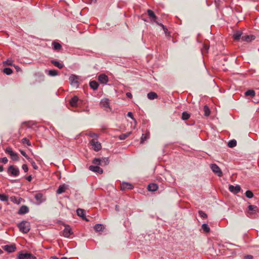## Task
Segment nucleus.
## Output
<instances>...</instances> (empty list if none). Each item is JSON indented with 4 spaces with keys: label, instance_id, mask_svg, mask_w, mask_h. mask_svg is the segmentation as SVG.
<instances>
[{
    "label": "nucleus",
    "instance_id": "24",
    "mask_svg": "<svg viewBox=\"0 0 259 259\" xmlns=\"http://www.w3.org/2000/svg\"><path fill=\"white\" fill-rule=\"evenodd\" d=\"M51 62L52 64H53L54 66L58 67L59 69H62L64 67V64L62 62H60L56 60H51Z\"/></svg>",
    "mask_w": 259,
    "mask_h": 259
},
{
    "label": "nucleus",
    "instance_id": "54",
    "mask_svg": "<svg viewBox=\"0 0 259 259\" xmlns=\"http://www.w3.org/2000/svg\"><path fill=\"white\" fill-rule=\"evenodd\" d=\"M33 168L34 169H38V166L36 165V163L35 162H32V163L31 164Z\"/></svg>",
    "mask_w": 259,
    "mask_h": 259
},
{
    "label": "nucleus",
    "instance_id": "45",
    "mask_svg": "<svg viewBox=\"0 0 259 259\" xmlns=\"http://www.w3.org/2000/svg\"><path fill=\"white\" fill-rule=\"evenodd\" d=\"M198 213L199 216L203 219H206L207 217V214L202 210H199Z\"/></svg>",
    "mask_w": 259,
    "mask_h": 259
},
{
    "label": "nucleus",
    "instance_id": "31",
    "mask_svg": "<svg viewBox=\"0 0 259 259\" xmlns=\"http://www.w3.org/2000/svg\"><path fill=\"white\" fill-rule=\"evenodd\" d=\"M104 229V227L103 225L100 224H98L95 225L94 229L97 232H100L103 230Z\"/></svg>",
    "mask_w": 259,
    "mask_h": 259
},
{
    "label": "nucleus",
    "instance_id": "5",
    "mask_svg": "<svg viewBox=\"0 0 259 259\" xmlns=\"http://www.w3.org/2000/svg\"><path fill=\"white\" fill-rule=\"evenodd\" d=\"M18 258L19 259H36L35 256L29 253L20 252L18 254Z\"/></svg>",
    "mask_w": 259,
    "mask_h": 259
},
{
    "label": "nucleus",
    "instance_id": "47",
    "mask_svg": "<svg viewBox=\"0 0 259 259\" xmlns=\"http://www.w3.org/2000/svg\"><path fill=\"white\" fill-rule=\"evenodd\" d=\"M8 161V160L6 157L0 158V162L3 163H7Z\"/></svg>",
    "mask_w": 259,
    "mask_h": 259
},
{
    "label": "nucleus",
    "instance_id": "43",
    "mask_svg": "<svg viewBox=\"0 0 259 259\" xmlns=\"http://www.w3.org/2000/svg\"><path fill=\"white\" fill-rule=\"evenodd\" d=\"M245 196L248 198H251L253 196V194L252 191L247 190L245 192Z\"/></svg>",
    "mask_w": 259,
    "mask_h": 259
},
{
    "label": "nucleus",
    "instance_id": "23",
    "mask_svg": "<svg viewBox=\"0 0 259 259\" xmlns=\"http://www.w3.org/2000/svg\"><path fill=\"white\" fill-rule=\"evenodd\" d=\"M158 188V186L155 183H151L148 186V190L149 191L154 192L156 191Z\"/></svg>",
    "mask_w": 259,
    "mask_h": 259
},
{
    "label": "nucleus",
    "instance_id": "33",
    "mask_svg": "<svg viewBox=\"0 0 259 259\" xmlns=\"http://www.w3.org/2000/svg\"><path fill=\"white\" fill-rule=\"evenodd\" d=\"M204 114L206 116H208L210 115V109L207 105H205L203 108Z\"/></svg>",
    "mask_w": 259,
    "mask_h": 259
},
{
    "label": "nucleus",
    "instance_id": "44",
    "mask_svg": "<svg viewBox=\"0 0 259 259\" xmlns=\"http://www.w3.org/2000/svg\"><path fill=\"white\" fill-rule=\"evenodd\" d=\"M101 159L97 158H94L93 160V163L97 166L101 165Z\"/></svg>",
    "mask_w": 259,
    "mask_h": 259
},
{
    "label": "nucleus",
    "instance_id": "42",
    "mask_svg": "<svg viewBox=\"0 0 259 259\" xmlns=\"http://www.w3.org/2000/svg\"><path fill=\"white\" fill-rule=\"evenodd\" d=\"M13 61L11 59H8L6 61H5L3 62V64L4 65H8V66H13Z\"/></svg>",
    "mask_w": 259,
    "mask_h": 259
},
{
    "label": "nucleus",
    "instance_id": "17",
    "mask_svg": "<svg viewBox=\"0 0 259 259\" xmlns=\"http://www.w3.org/2000/svg\"><path fill=\"white\" fill-rule=\"evenodd\" d=\"M52 46L53 49L56 52H59L62 48L61 45L56 41L52 42Z\"/></svg>",
    "mask_w": 259,
    "mask_h": 259
},
{
    "label": "nucleus",
    "instance_id": "2",
    "mask_svg": "<svg viewBox=\"0 0 259 259\" xmlns=\"http://www.w3.org/2000/svg\"><path fill=\"white\" fill-rule=\"evenodd\" d=\"M90 144L92 146V148L95 151H99L102 148L101 144L98 141V140L92 139L90 141Z\"/></svg>",
    "mask_w": 259,
    "mask_h": 259
},
{
    "label": "nucleus",
    "instance_id": "57",
    "mask_svg": "<svg viewBox=\"0 0 259 259\" xmlns=\"http://www.w3.org/2000/svg\"><path fill=\"white\" fill-rule=\"evenodd\" d=\"M126 96L127 97L129 98H132V94L130 93V92H127L126 93Z\"/></svg>",
    "mask_w": 259,
    "mask_h": 259
},
{
    "label": "nucleus",
    "instance_id": "29",
    "mask_svg": "<svg viewBox=\"0 0 259 259\" xmlns=\"http://www.w3.org/2000/svg\"><path fill=\"white\" fill-rule=\"evenodd\" d=\"M147 97L150 100H154L158 97L157 94L155 92H150L147 94Z\"/></svg>",
    "mask_w": 259,
    "mask_h": 259
},
{
    "label": "nucleus",
    "instance_id": "32",
    "mask_svg": "<svg viewBox=\"0 0 259 259\" xmlns=\"http://www.w3.org/2000/svg\"><path fill=\"white\" fill-rule=\"evenodd\" d=\"M101 165L105 166L109 164V159L108 158H103L101 159Z\"/></svg>",
    "mask_w": 259,
    "mask_h": 259
},
{
    "label": "nucleus",
    "instance_id": "4",
    "mask_svg": "<svg viewBox=\"0 0 259 259\" xmlns=\"http://www.w3.org/2000/svg\"><path fill=\"white\" fill-rule=\"evenodd\" d=\"M8 171L13 176L16 177L19 175V169L16 166L10 165L8 169Z\"/></svg>",
    "mask_w": 259,
    "mask_h": 259
},
{
    "label": "nucleus",
    "instance_id": "25",
    "mask_svg": "<svg viewBox=\"0 0 259 259\" xmlns=\"http://www.w3.org/2000/svg\"><path fill=\"white\" fill-rule=\"evenodd\" d=\"M78 101V97L77 96H74L71 99L69 103L72 107H76L77 106Z\"/></svg>",
    "mask_w": 259,
    "mask_h": 259
},
{
    "label": "nucleus",
    "instance_id": "59",
    "mask_svg": "<svg viewBox=\"0 0 259 259\" xmlns=\"http://www.w3.org/2000/svg\"><path fill=\"white\" fill-rule=\"evenodd\" d=\"M26 179L29 181L30 182L32 180V177L31 176H29L27 177L26 178Z\"/></svg>",
    "mask_w": 259,
    "mask_h": 259
},
{
    "label": "nucleus",
    "instance_id": "56",
    "mask_svg": "<svg viewBox=\"0 0 259 259\" xmlns=\"http://www.w3.org/2000/svg\"><path fill=\"white\" fill-rule=\"evenodd\" d=\"M156 24H157V25H158L159 26H161V28H162L163 29L164 28H165V26L164 25H163L162 23H160L158 22V21H157V22H156Z\"/></svg>",
    "mask_w": 259,
    "mask_h": 259
},
{
    "label": "nucleus",
    "instance_id": "49",
    "mask_svg": "<svg viewBox=\"0 0 259 259\" xmlns=\"http://www.w3.org/2000/svg\"><path fill=\"white\" fill-rule=\"evenodd\" d=\"M22 168L25 172H27L28 170V167L27 165L25 164L22 165Z\"/></svg>",
    "mask_w": 259,
    "mask_h": 259
},
{
    "label": "nucleus",
    "instance_id": "28",
    "mask_svg": "<svg viewBox=\"0 0 259 259\" xmlns=\"http://www.w3.org/2000/svg\"><path fill=\"white\" fill-rule=\"evenodd\" d=\"M90 86L93 90H97L99 87V83L95 80L90 81Z\"/></svg>",
    "mask_w": 259,
    "mask_h": 259
},
{
    "label": "nucleus",
    "instance_id": "1",
    "mask_svg": "<svg viewBox=\"0 0 259 259\" xmlns=\"http://www.w3.org/2000/svg\"><path fill=\"white\" fill-rule=\"evenodd\" d=\"M20 231L23 233H28L30 230V225L29 222L23 221L18 225Z\"/></svg>",
    "mask_w": 259,
    "mask_h": 259
},
{
    "label": "nucleus",
    "instance_id": "15",
    "mask_svg": "<svg viewBox=\"0 0 259 259\" xmlns=\"http://www.w3.org/2000/svg\"><path fill=\"white\" fill-rule=\"evenodd\" d=\"M89 169L93 172L102 174L103 172V169L97 165H91L89 166Z\"/></svg>",
    "mask_w": 259,
    "mask_h": 259
},
{
    "label": "nucleus",
    "instance_id": "19",
    "mask_svg": "<svg viewBox=\"0 0 259 259\" xmlns=\"http://www.w3.org/2000/svg\"><path fill=\"white\" fill-rule=\"evenodd\" d=\"M76 213L77 215L81 217L83 220L88 221L85 217L84 210L83 209L78 208L76 210Z\"/></svg>",
    "mask_w": 259,
    "mask_h": 259
},
{
    "label": "nucleus",
    "instance_id": "20",
    "mask_svg": "<svg viewBox=\"0 0 259 259\" xmlns=\"http://www.w3.org/2000/svg\"><path fill=\"white\" fill-rule=\"evenodd\" d=\"M242 32L241 31H237L233 34V37L234 40L238 41L240 39L241 40V37L242 36Z\"/></svg>",
    "mask_w": 259,
    "mask_h": 259
},
{
    "label": "nucleus",
    "instance_id": "36",
    "mask_svg": "<svg viewBox=\"0 0 259 259\" xmlns=\"http://www.w3.org/2000/svg\"><path fill=\"white\" fill-rule=\"evenodd\" d=\"M87 135L92 138V139L98 140V135L94 133L90 132L87 133Z\"/></svg>",
    "mask_w": 259,
    "mask_h": 259
},
{
    "label": "nucleus",
    "instance_id": "27",
    "mask_svg": "<svg viewBox=\"0 0 259 259\" xmlns=\"http://www.w3.org/2000/svg\"><path fill=\"white\" fill-rule=\"evenodd\" d=\"M150 138V133L149 132H146L145 134H143L141 138V144H143L146 140Z\"/></svg>",
    "mask_w": 259,
    "mask_h": 259
},
{
    "label": "nucleus",
    "instance_id": "50",
    "mask_svg": "<svg viewBox=\"0 0 259 259\" xmlns=\"http://www.w3.org/2000/svg\"><path fill=\"white\" fill-rule=\"evenodd\" d=\"M13 66L15 67V68L16 69V71L17 72H22V71L21 68L19 66H18L17 65H14Z\"/></svg>",
    "mask_w": 259,
    "mask_h": 259
},
{
    "label": "nucleus",
    "instance_id": "38",
    "mask_svg": "<svg viewBox=\"0 0 259 259\" xmlns=\"http://www.w3.org/2000/svg\"><path fill=\"white\" fill-rule=\"evenodd\" d=\"M190 117V114L187 113V112H183L182 113V119L184 120H186L188 119Z\"/></svg>",
    "mask_w": 259,
    "mask_h": 259
},
{
    "label": "nucleus",
    "instance_id": "16",
    "mask_svg": "<svg viewBox=\"0 0 259 259\" xmlns=\"http://www.w3.org/2000/svg\"><path fill=\"white\" fill-rule=\"evenodd\" d=\"M248 212H247V215L248 217H250L251 214L256 212L258 210V207L253 205H249L248 207Z\"/></svg>",
    "mask_w": 259,
    "mask_h": 259
},
{
    "label": "nucleus",
    "instance_id": "14",
    "mask_svg": "<svg viewBox=\"0 0 259 259\" xmlns=\"http://www.w3.org/2000/svg\"><path fill=\"white\" fill-rule=\"evenodd\" d=\"M254 39L255 36L253 35H245L241 37V41L249 42Z\"/></svg>",
    "mask_w": 259,
    "mask_h": 259
},
{
    "label": "nucleus",
    "instance_id": "26",
    "mask_svg": "<svg viewBox=\"0 0 259 259\" xmlns=\"http://www.w3.org/2000/svg\"><path fill=\"white\" fill-rule=\"evenodd\" d=\"M100 105L102 107L109 108L110 107H109V100L108 99H104L102 100L100 102Z\"/></svg>",
    "mask_w": 259,
    "mask_h": 259
},
{
    "label": "nucleus",
    "instance_id": "7",
    "mask_svg": "<svg viewBox=\"0 0 259 259\" xmlns=\"http://www.w3.org/2000/svg\"><path fill=\"white\" fill-rule=\"evenodd\" d=\"M63 236L66 238H68L73 234V231L69 225H65V228L63 231Z\"/></svg>",
    "mask_w": 259,
    "mask_h": 259
},
{
    "label": "nucleus",
    "instance_id": "18",
    "mask_svg": "<svg viewBox=\"0 0 259 259\" xmlns=\"http://www.w3.org/2000/svg\"><path fill=\"white\" fill-rule=\"evenodd\" d=\"M5 250L8 252L11 253L14 252L16 250V246L15 245H7L4 247Z\"/></svg>",
    "mask_w": 259,
    "mask_h": 259
},
{
    "label": "nucleus",
    "instance_id": "12",
    "mask_svg": "<svg viewBox=\"0 0 259 259\" xmlns=\"http://www.w3.org/2000/svg\"><path fill=\"white\" fill-rule=\"evenodd\" d=\"M34 198L35 200L38 202V204H40L42 202L46 200L45 197L42 194L40 193H37L35 194Z\"/></svg>",
    "mask_w": 259,
    "mask_h": 259
},
{
    "label": "nucleus",
    "instance_id": "10",
    "mask_svg": "<svg viewBox=\"0 0 259 259\" xmlns=\"http://www.w3.org/2000/svg\"><path fill=\"white\" fill-rule=\"evenodd\" d=\"M134 188V186L132 184L127 182H122L120 185V190H125L126 189L132 190Z\"/></svg>",
    "mask_w": 259,
    "mask_h": 259
},
{
    "label": "nucleus",
    "instance_id": "62",
    "mask_svg": "<svg viewBox=\"0 0 259 259\" xmlns=\"http://www.w3.org/2000/svg\"><path fill=\"white\" fill-rule=\"evenodd\" d=\"M3 253V250L0 248V254H2Z\"/></svg>",
    "mask_w": 259,
    "mask_h": 259
},
{
    "label": "nucleus",
    "instance_id": "3",
    "mask_svg": "<svg viewBox=\"0 0 259 259\" xmlns=\"http://www.w3.org/2000/svg\"><path fill=\"white\" fill-rule=\"evenodd\" d=\"M6 153H8L11 156V159L14 161H18L19 157L17 153L14 152L11 148L8 147L5 150Z\"/></svg>",
    "mask_w": 259,
    "mask_h": 259
},
{
    "label": "nucleus",
    "instance_id": "39",
    "mask_svg": "<svg viewBox=\"0 0 259 259\" xmlns=\"http://www.w3.org/2000/svg\"><path fill=\"white\" fill-rule=\"evenodd\" d=\"M202 230L206 233L210 232V228L207 224H204L201 226Z\"/></svg>",
    "mask_w": 259,
    "mask_h": 259
},
{
    "label": "nucleus",
    "instance_id": "52",
    "mask_svg": "<svg viewBox=\"0 0 259 259\" xmlns=\"http://www.w3.org/2000/svg\"><path fill=\"white\" fill-rule=\"evenodd\" d=\"M20 152L21 154L23 156H24L26 158H27L28 157V156L26 154V152L25 151H24L23 150H20Z\"/></svg>",
    "mask_w": 259,
    "mask_h": 259
},
{
    "label": "nucleus",
    "instance_id": "6",
    "mask_svg": "<svg viewBox=\"0 0 259 259\" xmlns=\"http://www.w3.org/2000/svg\"><path fill=\"white\" fill-rule=\"evenodd\" d=\"M210 168L212 171L219 177H222L223 173L220 168L216 164H211Z\"/></svg>",
    "mask_w": 259,
    "mask_h": 259
},
{
    "label": "nucleus",
    "instance_id": "13",
    "mask_svg": "<svg viewBox=\"0 0 259 259\" xmlns=\"http://www.w3.org/2000/svg\"><path fill=\"white\" fill-rule=\"evenodd\" d=\"M229 190L230 192H232L234 194H237L240 192L241 190V187L239 185H236L235 186L233 185H230L229 187Z\"/></svg>",
    "mask_w": 259,
    "mask_h": 259
},
{
    "label": "nucleus",
    "instance_id": "11",
    "mask_svg": "<svg viewBox=\"0 0 259 259\" xmlns=\"http://www.w3.org/2000/svg\"><path fill=\"white\" fill-rule=\"evenodd\" d=\"M98 80L101 83L106 84L108 82L109 79L106 75L102 74L99 75Z\"/></svg>",
    "mask_w": 259,
    "mask_h": 259
},
{
    "label": "nucleus",
    "instance_id": "35",
    "mask_svg": "<svg viewBox=\"0 0 259 259\" xmlns=\"http://www.w3.org/2000/svg\"><path fill=\"white\" fill-rule=\"evenodd\" d=\"M48 75L51 76H55L58 75V72L55 69L50 70L48 71Z\"/></svg>",
    "mask_w": 259,
    "mask_h": 259
},
{
    "label": "nucleus",
    "instance_id": "48",
    "mask_svg": "<svg viewBox=\"0 0 259 259\" xmlns=\"http://www.w3.org/2000/svg\"><path fill=\"white\" fill-rule=\"evenodd\" d=\"M222 3V1L221 0H214V4L217 7H219Z\"/></svg>",
    "mask_w": 259,
    "mask_h": 259
},
{
    "label": "nucleus",
    "instance_id": "8",
    "mask_svg": "<svg viewBox=\"0 0 259 259\" xmlns=\"http://www.w3.org/2000/svg\"><path fill=\"white\" fill-rule=\"evenodd\" d=\"M70 84L72 85L77 87L78 86V77L77 76L72 74L70 76L69 78Z\"/></svg>",
    "mask_w": 259,
    "mask_h": 259
},
{
    "label": "nucleus",
    "instance_id": "46",
    "mask_svg": "<svg viewBox=\"0 0 259 259\" xmlns=\"http://www.w3.org/2000/svg\"><path fill=\"white\" fill-rule=\"evenodd\" d=\"M22 142L23 144H26L28 146L30 145V142L29 140L26 138L22 139Z\"/></svg>",
    "mask_w": 259,
    "mask_h": 259
},
{
    "label": "nucleus",
    "instance_id": "40",
    "mask_svg": "<svg viewBox=\"0 0 259 259\" xmlns=\"http://www.w3.org/2000/svg\"><path fill=\"white\" fill-rule=\"evenodd\" d=\"M3 72L7 75H11L13 73V70L10 68H5L3 69Z\"/></svg>",
    "mask_w": 259,
    "mask_h": 259
},
{
    "label": "nucleus",
    "instance_id": "61",
    "mask_svg": "<svg viewBox=\"0 0 259 259\" xmlns=\"http://www.w3.org/2000/svg\"><path fill=\"white\" fill-rule=\"evenodd\" d=\"M52 258H53V259H59V258H58L57 257H56V256H53V257H52Z\"/></svg>",
    "mask_w": 259,
    "mask_h": 259
},
{
    "label": "nucleus",
    "instance_id": "58",
    "mask_svg": "<svg viewBox=\"0 0 259 259\" xmlns=\"http://www.w3.org/2000/svg\"><path fill=\"white\" fill-rule=\"evenodd\" d=\"M29 162H30L31 164L32 163V162H34V161L33 160V159L31 158H30L29 156L26 158Z\"/></svg>",
    "mask_w": 259,
    "mask_h": 259
},
{
    "label": "nucleus",
    "instance_id": "60",
    "mask_svg": "<svg viewBox=\"0 0 259 259\" xmlns=\"http://www.w3.org/2000/svg\"><path fill=\"white\" fill-rule=\"evenodd\" d=\"M4 170L3 166L2 165H0V172H2Z\"/></svg>",
    "mask_w": 259,
    "mask_h": 259
},
{
    "label": "nucleus",
    "instance_id": "22",
    "mask_svg": "<svg viewBox=\"0 0 259 259\" xmlns=\"http://www.w3.org/2000/svg\"><path fill=\"white\" fill-rule=\"evenodd\" d=\"M29 211V208L25 205H22L19 209L18 213L19 214H24Z\"/></svg>",
    "mask_w": 259,
    "mask_h": 259
},
{
    "label": "nucleus",
    "instance_id": "30",
    "mask_svg": "<svg viewBox=\"0 0 259 259\" xmlns=\"http://www.w3.org/2000/svg\"><path fill=\"white\" fill-rule=\"evenodd\" d=\"M245 96H250L253 97L255 95V91L253 90H248L244 93Z\"/></svg>",
    "mask_w": 259,
    "mask_h": 259
},
{
    "label": "nucleus",
    "instance_id": "21",
    "mask_svg": "<svg viewBox=\"0 0 259 259\" xmlns=\"http://www.w3.org/2000/svg\"><path fill=\"white\" fill-rule=\"evenodd\" d=\"M67 185L65 184L60 185L58 190H57V193L58 194H60L64 193L67 189Z\"/></svg>",
    "mask_w": 259,
    "mask_h": 259
},
{
    "label": "nucleus",
    "instance_id": "51",
    "mask_svg": "<svg viewBox=\"0 0 259 259\" xmlns=\"http://www.w3.org/2000/svg\"><path fill=\"white\" fill-rule=\"evenodd\" d=\"M127 115L128 117L131 118L132 119H133V120L136 121L135 119L134 118L133 114L132 112H128Z\"/></svg>",
    "mask_w": 259,
    "mask_h": 259
},
{
    "label": "nucleus",
    "instance_id": "53",
    "mask_svg": "<svg viewBox=\"0 0 259 259\" xmlns=\"http://www.w3.org/2000/svg\"><path fill=\"white\" fill-rule=\"evenodd\" d=\"M163 30L166 35L168 36L170 35L169 32L168 31V29L166 27L164 28Z\"/></svg>",
    "mask_w": 259,
    "mask_h": 259
},
{
    "label": "nucleus",
    "instance_id": "34",
    "mask_svg": "<svg viewBox=\"0 0 259 259\" xmlns=\"http://www.w3.org/2000/svg\"><path fill=\"white\" fill-rule=\"evenodd\" d=\"M131 133H132L130 132L125 134H122L119 136V139L121 140H125L131 134Z\"/></svg>",
    "mask_w": 259,
    "mask_h": 259
},
{
    "label": "nucleus",
    "instance_id": "63",
    "mask_svg": "<svg viewBox=\"0 0 259 259\" xmlns=\"http://www.w3.org/2000/svg\"><path fill=\"white\" fill-rule=\"evenodd\" d=\"M61 259H68L66 257H62Z\"/></svg>",
    "mask_w": 259,
    "mask_h": 259
},
{
    "label": "nucleus",
    "instance_id": "37",
    "mask_svg": "<svg viewBox=\"0 0 259 259\" xmlns=\"http://www.w3.org/2000/svg\"><path fill=\"white\" fill-rule=\"evenodd\" d=\"M237 145V142L235 140H232L230 141L228 143V146L230 148H233Z\"/></svg>",
    "mask_w": 259,
    "mask_h": 259
},
{
    "label": "nucleus",
    "instance_id": "41",
    "mask_svg": "<svg viewBox=\"0 0 259 259\" xmlns=\"http://www.w3.org/2000/svg\"><path fill=\"white\" fill-rule=\"evenodd\" d=\"M0 200L3 201H7L9 200V197L6 194H0Z\"/></svg>",
    "mask_w": 259,
    "mask_h": 259
},
{
    "label": "nucleus",
    "instance_id": "9",
    "mask_svg": "<svg viewBox=\"0 0 259 259\" xmlns=\"http://www.w3.org/2000/svg\"><path fill=\"white\" fill-rule=\"evenodd\" d=\"M147 14L149 16V19H150L151 22H153L156 23L157 22V17L155 15V13L151 10L148 9L147 11Z\"/></svg>",
    "mask_w": 259,
    "mask_h": 259
},
{
    "label": "nucleus",
    "instance_id": "55",
    "mask_svg": "<svg viewBox=\"0 0 259 259\" xmlns=\"http://www.w3.org/2000/svg\"><path fill=\"white\" fill-rule=\"evenodd\" d=\"M244 257V259H253V256L251 255H246Z\"/></svg>",
    "mask_w": 259,
    "mask_h": 259
}]
</instances>
